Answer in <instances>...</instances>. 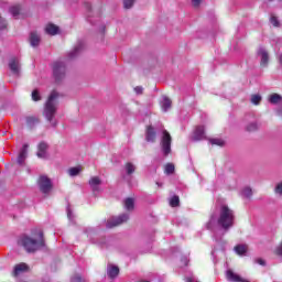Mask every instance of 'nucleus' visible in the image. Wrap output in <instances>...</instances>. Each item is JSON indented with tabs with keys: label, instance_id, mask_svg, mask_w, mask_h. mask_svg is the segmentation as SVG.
I'll list each match as a JSON object with an SVG mask.
<instances>
[{
	"label": "nucleus",
	"instance_id": "29",
	"mask_svg": "<svg viewBox=\"0 0 282 282\" xmlns=\"http://www.w3.org/2000/svg\"><path fill=\"white\" fill-rule=\"evenodd\" d=\"M80 171H83V170L80 169V166L70 167V169L68 170V174H69L70 177H76V175H78V174L80 173Z\"/></svg>",
	"mask_w": 282,
	"mask_h": 282
},
{
	"label": "nucleus",
	"instance_id": "47",
	"mask_svg": "<svg viewBox=\"0 0 282 282\" xmlns=\"http://www.w3.org/2000/svg\"><path fill=\"white\" fill-rule=\"evenodd\" d=\"M192 3L195 8H197V6H199V3H202V0H192Z\"/></svg>",
	"mask_w": 282,
	"mask_h": 282
},
{
	"label": "nucleus",
	"instance_id": "33",
	"mask_svg": "<svg viewBox=\"0 0 282 282\" xmlns=\"http://www.w3.org/2000/svg\"><path fill=\"white\" fill-rule=\"evenodd\" d=\"M170 206H172V208H177V206H180V196H173L170 199Z\"/></svg>",
	"mask_w": 282,
	"mask_h": 282
},
{
	"label": "nucleus",
	"instance_id": "14",
	"mask_svg": "<svg viewBox=\"0 0 282 282\" xmlns=\"http://www.w3.org/2000/svg\"><path fill=\"white\" fill-rule=\"evenodd\" d=\"M155 138H158V133L155 132V129L152 128V126H149L145 132L147 142H155Z\"/></svg>",
	"mask_w": 282,
	"mask_h": 282
},
{
	"label": "nucleus",
	"instance_id": "35",
	"mask_svg": "<svg viewBox=\"0 0 282 282\" xmlns=\"http://www.w3.org/2000/svg\"><path fill=\"white\" fill-rule=\"evenodd\" d=\"M134 3H135V0H123V8L126 10H130V8H133Z\"/></svg>",
	"mask_w": 282,
	"mask_h": 282
},
{
	"label": "nucleus",
	"instance_id": "12",
	"mask_svg": "<svg viewBox=\"0 0 282 282\" xmlns=\"http://www.w3.org/2000/svg\"><path fill=\"white\" fill-rule=\"evenodd\" d=\"M226 279L230 282H248V280L241 278L239 274L232 272V270L230 269L226 271Z\"/></svg>",
	"mask_w": 282,
	"mask_h": 282
},
{
	"label": "nucleus",
	"instance_id": "28",
	"mask_svg": "<svg viewBox=\"0 0 282 282\" xmlns=\"http://www.w3.org/2000/svg\"><path fill=\"white\" fill-rule=\"evenodd\" d=\"M261 100H262L261 95H259V94L251 95L250 101H251L252 105H260Z\"/></svg>",
	"mask_w": 282,
	"mask_h": 282
},
{
	"label": "nucleus",
	"instance_id": "30",
	"mask_svg": "<svg viewBox=\"0 0 282 282\" xmlns=\"http://www.w3.org/2000/svg\"><path fill=\"white\" fill-rule=\"evenodd\" d=\"M209 143L215 144L216 147H224V144H226V142L219 138L209 139Z\"/></svg>",
	"mask_w": 282,
	"mask_h": 282
},
{
	"label": "nucleus",
	"instance_id": "27",
	"mask_svg": "<svg viewBox=\"0 0 282 282\" xmlns=\"http://www.w3.org/2000/svg\"><path fill=\"white\" fill-rule=\"evenodd\" d=\"M246 131L253 132L259 131V123L257 121H252L246 126Z\"/></svg>",
	"mask_w": 282,
	"mask_h": 282
},
{
	"label": "nucleus",
	"instance_id": "6",
	"mask_svg": "<svg viewBox=\"0 0 282 282\" xmlns=\"http://www.w3.org/2000/svg\"><path fill=\"white\" fill-rule=\"evenodd\" d=\"M171 133L166 131L165 129L162 130V137H161V151L163 155H169L171 153Z\"/></svg>",
	"mask_w": 282,
	"mask_h": 282
},
{
	"label": "nucleus",
	"instance_id": "9",
	"mask_svg": "<svg viewBox=\"0 0 282 282\" xmlns=\"http://www.w3.org/2000/svg\"><path fill=\"white\" fill-rule=\"evenodd\" d=\"M88 184L95 195H97V193H100V186H102V180H100V177L91 176L88 181Z\"/></svg>",
	"mask_w": 282,
	"mask_h": 282
},
{
	"label": "nucleus",
	"instance_id": "45",
	"mask_svg": "<svg viewBox=\"0 0 282 282\" xmlns=\"http://www.w3.org/2000/svg\"><path fill=\"white\" fill-rule=\"evenodd\" d=\"M256 263H259V265H265V260L263 259H257Z\"/></svg>",
	"mask_w": 282,
	"mask_h": 282
},
{
	"label": "nucleus",
	"instance_id": "1",
	"mask_svg": "<svg viewBox=\"0 0 282 282\" xmlns=\"http://www.w3.org/2000/svg\"><path fill=\"white\" fill-rule=\"evenodd\" d=\"M216 226H219L225 230H230V228L235 226V212L227 205H221L217 209V213L210 216V219L207 223L208 230H214Z\"/></svg>",
	"mask_w": 282,
	"mask_h": 282
},
{
	"label": "nucleus",
	"instance_id": "20",
	"mask_svg": "<svg viewBox=\"0 0 282 282\" xmlns=\"http://www.w3.org/2000/svg\"><path fill=\"white\" fill-rule=\"evenodd\" d=\"M236 254L239 257H246V253L248 252V246L247 245H238L234 248Z\"/></svg>",
	"mask_w": 282,
	"mask_h": 282
},
{
	"label": "nucleus",
	"instance_id": "34",
	"mask_svg": "<svg viewBox=\"0 0 282 282\" xmlns=\"http://www.w3.org/2000/svg\"><path fill=\"white\" fill-rule=\"evenodd\" d=\"M175 172V165H173V163H167L166 165H165V173L167 174V175H171L172 173H174Z\"/></svg>",
	"mask_w": 282,
	"mask_h": 282
},
{
	"label": "nucleus",
	"instance_id": "5",
	"mask_svg": "<svg viewBox=\"0 0 282 282\" xmlns=\"http://www.w3.org/2000/svg\"><path fill=\"white\" fill-rule=\"evenodd\" d=\"M99 230L100 227H86L84 228V234L87 235V237H89L91 243H96L97 246H105L107 243L106 239L98 241Z\"/></svg>",
	"mask_w": 282,
	"mask_h": 282
},
{
	"label": "nucleus",
	"instance_id": "13",
	"mask_svg": "<svg viewBox=\"0 0 282 282\" xmlns=\"http://www.w3.org/2000/svg\"><path fill=\"white\" fill-rule=\"evenodd\" d=\"M206 139V131L204 129V126H198L194 131L193 140L199 141Z\"/></svg>",
	"mask_w": 282,
	"mask_h": 282
},
{
	"label": "nucleus",
	"instance_id": "22",
	"mask_svg": "<svg viewBox=\"0 0 282 282\" xmlns=\"http://www.w3.org/2000/svg\"><path fill=\"white\" fill-rule=\"evenodd\" d=\"M123 173L126 175H133L135 173V166L133 165V163L131 162L126 163L123 167Z\"/></svg>",
	"mask_w": 282,
	"mask_h": 282
},
{
	"label": "nucleus",
	"instance_id": "23",
	"mask_svg": "<svg viewBox=\"0 0 282 282\" xmlns=\"http://www.w3.org/2000/svg\"><path fill=\"white\" fill-rule=\"evenodd\" d=\"M9 12L14 19H19V14H21V6L15 4L10 7Z\"/></svg>",
	"mask_w": 282,
	"mask_h": 282
},
{
	"label": "nucleus",
	"instance_id": "11",
	"mask_svg": "<svg viewBox=\"0 0 282 282\" xmlns=\"http://www.w3.org/2000/svg\"><path fill=\"white\" fill-rule=\"evenodd\" d=\"M47 149H48V145L46 142H41L39 145H37V158H40L41 160H47Z\"/></svg>",
	"mask_w": 282,
	"mask_h": 282
},
{
	"label": "nucleus",
	"instance_id": "46",
	"mask_svg": "<svg viewBox=\"0 0 282 282\" xmlns=\"http://www.w3.org/2000/svg\"><path fill=\"white\" fill-rule=\"evenodd\" d=\"M186 282H197V279H195L194 275L186 278Z\"/></svg>",
	"mask_w": 282,
	"mask_h": 282
},
{
	"label": "nucleus",
	"instance_id": "43",
	"mask_svg": "<svg viewBox=\"0 0 282 282\" xmlns=\"http://www.w3.org/2000/svg\"><path fill=\"white\" fill-rule=\"evenodd\" d=\"M134 91L138 96H140V94H142V91H144V88H142V86H137V87H134Z\"/></svg>",
	"mask_w": 282,
	"mask_h": 282
},
{
	"label": "nucleus",
	"instance_id": "3",
	"mask_svg": "<svg viewBox=\"0 0 282 282\" xmlns=\"http://www.w3.org/2000/svg\"><path fill=\"white\" fill-rule=\"evenodd\" d=\"M58 91L53 90L44 107V118L50 122L51 127H56L58 122L54 119L58 109Z\"/></svg>",
	"mask_w": 282,
	"mask_h": 282
},
{
	"label": "nucleus",
	"instance_id": "37",
	"mask_svg": "<svg viewBox=\"0 0 282 282\" xmlns=\"http://www.w3.org/2000/svg\"><path fill=\"white\" fill-rule=\"evenodd\" d=\"M31 96L34 102H39V100H41V95L39 94V90H33Z\"/></svg>",
	"mask_w": 282,
	"mask_h": 282
},
{
	"label": "nucleus",
	"instance_id": "4",
	"mask_svg": "<svg viewBox=\"0 0 282 282\" xmlns=\"http://www.w3.org/2000/svg\"><path fill=\"white\" fill-rule=\"evenodd\" d=\"M65 76H67V66L64 62H55L53 63V77L56 83H61L64 80Z\"/></svg>",
	"mask_w": 282,
	"mask_h": 282
},
{
	"label": "nucleus",
	"instance_id": "49",
	"mask_svg": "<svg viewBox=\"0 0 282 282\" xmlns=\"http://www.w3.org/2000/svg\"><path fill=\"white\" fill-rule=\"evenodd\" d=\"M279 62H280V64L282 65V53H281L280 56H279Z\"/></svg>",
	"mask_w": 282,
	"mask_h": 282
},
{
	"label": "nucleus",
	"instance_id": "10",
	"mask_svg": "<svg viewBox=\"0 0 282 282\" xmlns=\"http://www.w3.org/2000/svg\"><path fill=\"white\" fill-rule=\"evenodd\" d=\"M258 56L260 57V65L262 67H268V63L270 61V55L268 54V51L263 47H260L258 50Z\"/></svg>",
	"mask_w": 282,
	"mask_h": 282
},
{
	"label": "nucleus",
	"instance_id": "25",
	"mask_svg": "<svg viewBox=\"0 0 282 282\" xmlns=\"http://www.w3.org/2000/svg\"><path fill=\"white\" fill-rule=\"evenodd\" d=\"M281 101H282V97L279 94H272L269 97V102L271 105H281Z\"/></svg>",
	"mask_w": 282,
	"mask_h": 282
},
{
	"label": "nucleus",
	"instance_id": "48",
	"mask_svg": "<svg viewBox=\"0 0 282 282\" xmlns=\"http://www.w3.org/2000/svg\"><path fill=\"white\" fill-rule=\"evenodd\" d=\"M85 8H86V10H91V4L89 2H86Z\"/></svg>",
	"mask_w": 282,
	"mask_h": 282
},
{
	"label": "nucleus",
	"instance_id": "39",
	"mask_svg": "<svg viewBox=\"0 0 282 282\" xmlns=\"http://www.w3.org/2000/svg\"><path fill=\"white\" fill-rule=\"evenodd\" d=\"M66 213H67V218L69 219V221H74V213H72V207H67L66 208Z\"/></svg>",
	"mask_w": 282,
	"mask_h": 282
},
{
	"label": "nucleus",
	"instance_id": "21",
	"mask_svg": "<svg viewBox=\"0 0 282 282\" xmlns=\"http://www.w3.org/2000/svg\"><path fill=\"white\" fill-rule=\"evenodd\" d=\"M9 67H10L12 73L19 74V67H20L19 66V58H17V57L11 58L10 62H9Z\"/></svg>",
	"mask_w": 282,
	"mask_h": 282
},
{
	"label": "nucleus",
	"instance_id": "17",
	"mask_svg": "<svg viewBox=\"0 0 282 282\" xmlns=\"http://www.w3.org/2000/svg\"><path fill=\"white\" fill-rule=\"evenodd\" d=\"M30 43L32 47H39L41 43V35L36 32H31L30 34Z\"/></svg>",
	"mask_w": 282,
	"mask_h": 282
},
{
	"label": "nucleus",
	"instance_id": "36",
	"mask_svg": "<svg viewBox=\"0 0 282 282\" xmlns=\"http://www.w3.org/2000/svg\"><path fill=\"white\" fill-rule=\"evenodd\" d=\"M70 281L72 282H87V280H85L83 276H80V274L73 275Z\"/></svg>",
	"mask_w": 282,
	"mask_h": 282
},
{
	"label": "nucleus",
	"instance_id": "16",
	"mask_svg": "<svg viewBox=\"0 0 282 282\" xmlns=\"http://www.w3.org/2000/svg\"><path fill=\"white\" fill-rule=\"evenodd\" d=\"M107 274L110 279H116L120 274V269L116 265L109 264L107 267Z\"/></svg>",
	"mask_w": 282,
	"mask_h": 282
},
{
	"label": "nucleus",
	"instance_id": "18",
	"mask_svg": "<svg viewBox=\"0 0 282 282\" xmlns=\"http://www.w3.org/2000/svg\"><path fill=\"white\" fill-rule=\"evenodd\" d=\"M80 50H83V44H77L74 47V50L68 52V54H67L68 61H72V59L76 58V56H78L80 54Z\"/></svg>",
	"mask_w": 282,
	"mask_h": 282
},
{
	"label": "nucleus",
	"instance_id": "2",
	"mask_svg": "<svg viewBox=\"0 0 282 282\" xmlns=\"http://www.w3.org/2000/svg\"><path fill=\"white\" fill-rule=\"evenodd\" d=\"M32 235H37V237L23 236L19 240V245L24 248L26 252H36L45 246V240H43V231L41 229H35Z\"/></svg>",
	"mask_w": 282,
	"mask_h": 282
},
{
	"label": "nucleus",
	"instance_id": "42",
	"mask_svg": "<svg viewBox=\"0 0 282 282\" xmlns=\"http://www.w3.org/2000/svg\"><path fill=\"white\" fill-rule=\"evenodd\" d=\"M275 193H276V195H282V183H280L275 186Z\"/></svg>",
	"mask_w": 282,
	"mask_h": 282
},
{
	"label": "nucleus",
	"instance_id": "38",
	"mask_svg": "<svg viewBox=\"0 0 282 282\" xmlns=\"http://www.w3.org/2000/svg\"><path fill=\"white\" fill-rule=\"evenodd\" d=\"M26 122H28L29 127H32V124H36L39 122V119H36L34 117H29L26 119Z\"/></svg>",
	"mask_w": 282,
	"mask_h": 282
},
{
	"label": "nucleus",
	"instance_id": "32",
	"mask_svg": "<svg viewBox=\"0 0 282 282\" xmlns=\"http://www.w3.org/2000/svg\"><path fill=\"white\" fill-rule=\"evenodd\" d=\"M241 196L247 197V198L252 197V188H250V187L242 188Z\"/></svg>",
	"mask_w": 282,
	"mask_h": 282
},
{
	"label": "nucleus",
	"instance_id": "19",
	"mask_svg": "<svg viewBox=\"0 0 282 282\" xmlns=\"http://www.w3.org/2000/svg\"><path fill=\"white\" fill-rule=\"evenodd\" d=\"M29 268L25 263H20L14 267L13 274L14 276H19V274H23V272H28Z\"/></svg>",
	"mask_w": 282,
	"mask_h": 282
},
{
	"label": "nucleus",
	"instance_id": "26",
	"mask_svg": "<svg viewBox=\"0 0 282 282\" xmlns=\"http://www.w3.org/2000/svg\"><path fill=\"white\" fill-rule=\"evenodd\" d=\"M172 101L171 99H169V97H163L162 101H161V108L162 111H169V109L171 108Z\"/></svg>",
	"mask_w": 282,
	"mask_h": 282
},
{
	"label": "nucleus",
	"instance_id": "52",
	"mask_svg": "<svg viewBox=\"0 0 282 282\" xmlns=\"http://www.w3.org/2000/svg\"><path fill=\"white\" fill-rule=\"evenodd\" d=\"M140 282H149V281H147V280H143V281H140Z\"/></svg>",
	"mask_w": 282,
	"mask_h": 282
},
{
	"label": "nucleus",
	"instance_id": "24",
	"mask_svg": "<svg viewBox=\"0 0 282 282\" xmlns=\"http://www.w3.org/2000/svg\"><path fill=\"white\" fill-rule=\"evenodd\" d=\"M46 34H50L51 36H55V34H58V26L54 24H47L45 28Z\"/></svg>",
	"mask_w": 282,
	"mask_h": 282
},
{
	"label": "nucleus",
	"instance_id": "50",
	"mask_svg": "<svg viewBox=\"0 0 282 282\" xmlns=\"http://www.w3.org/2000/svg\"><path fill=\"white\" fill-rule=\"evenodd\" d=\"M215 252H217V247L212 251V254L215 256Z\"/></svg>",
	"mask_w": 282,
	"mask_h": 282
},
{
	"label": "nucleus",
	"instance_id": "44",
	"mask_svg": "<svg viewBox=\"0 0 282 282\" xmlns=\"http://www.w3.org/2000/svg\"><path fill=\"white\" fill-rule=\"evenodd\" d=\"M181 262L183 263V265H188V258L187 257H183L181 259Z\"/></svg>",
	"mask_w": 282,
	"mask_h": 282
},
{
	"label": "nucleus",
	"instance_id": "41",
	"mask_svg": "<svg viewBox=\"0 0 282 282\" xmlns=\"http://www.w3.org/2000/svg\"><path fill=\"white\" fill-rule=\"evenodd\" d=\"M6 28H8V22L6 21V19L0 17V30H6Z\"/></svg>",
	"mask_w": 282,
	"mask_h": 282
},
{
	"label": "nucleus",
	"instance_id": "7",
	"mask_svg": "<svg viewBox=\"0 0 282 282\" xmlns=\"http://www.w3.org/2000/svg\"><path fill=\"white\" fill-rule=\"evenodd\" d=\"M126 221H129V214L113 216L107 220L106 227L107 228H116L117 226H122V224H126Z\"/></svg>",
	"mask_w": 282,
	"mask_h": 282
},
{
	"label": "nucleus",
	"instance_id": "31",
	"mask_svg": "<svg viewBox=\"0 0 282 282\" xmlns=\"http://www.w3.org/2000/svg\"><path fill=\"white\" fill-rule=\"evenodd\" d=\"M133 206H134V202H133V198H127L124 200V208L127 210H133Z\"/></svg>",
	"mask_w": 282,
	"mask_h": 282
},
{
	"label": "nucleus",
	"instance_id": "15",
	"mask_svg": "<svg viewBox=\"0 0 282 282\" xmlns=\"http://www.w3.org/2000/svg\"><path fill=\"white\" fill-rule=\"evenodd\" d=\"M28 158V144H24L18 155L17 162L20 166H22L23 162Z\"/></svg>",
	"mask_w": 282,
	"mask_h": 282
},
{
	"label": "nucleus",
	"instance_id": "8",
	"mask_svg": "<svg viewBox=\"0 0 282 282\" xmlns=\"http://www.w3.org/2000/svg\"><path fill=\"white\" fill-rule=\"evenodd\" d=\"M37 184L41 193L47 195L52 191V181L47 176H40Z\"/></svg>",
	"mask_w": 282,
	"mask_h": 282
},
{
	"label": "nucleus",
	"instance_id": "51",
	"mask_svg": "<svg viewBox=\"0 0 282 282\" xmlns=\"http://www.w3.org/2000/svg\"><path fill=\"white\" fill-rule=\"evenodd\" d=\"M156 186H159V187H160V186H162V183H160V182H156Z\"/></svg>",
	"mask_w": 282,
	"mask_h": 282
},
{
	"label": "nucleus",
	"instance_id": "40",
	"mask_svg": "<svg viewBox=\"0 0 282 282\" xmlns=\"http://www.w3.org/2000/svg\"><path fill=\"white\" fill-rule=\"evenodd\" d=\"M270 23H272L274 28H279V19H276V17L272 15L270 18Z\"/></svg>",
	"mask_w": 282,
	"mask_h": 282
}]
</instances>
